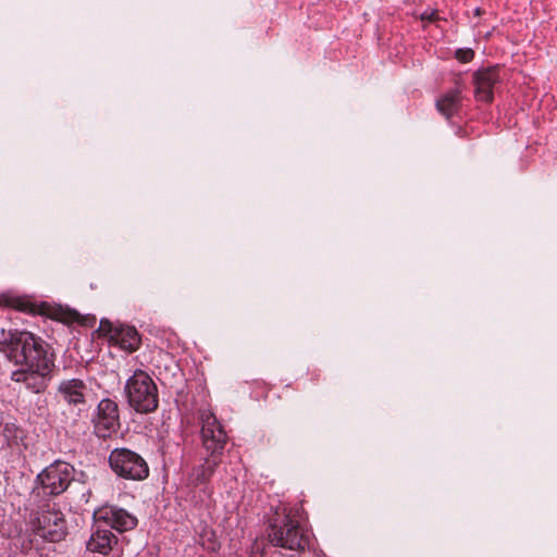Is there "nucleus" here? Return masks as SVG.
Masks as SVG:
<instances>
[{"instance_id":"f257e3e1","label":"nucleus","mask_w":557,"mask_h":557,"mask_svg":"<svg viewBox=\"0 0 557 557\" xmlns=\"http://www.w3.org/2000/svg\"><path fill=\"white\" fill-rule=\"evenodd\" d=\"M199 419L201 422L202 445L210 454V457L206 458L203 463L193 469L189 474V482L193 485L206 483L211 478L220 463L219 456L222 454L227 440L223 426L209 409L201 410Z\"/></svg>"},{"instance_id":"f03ea898","label":"nucleus","mask_w":557,"mask_h":557,"mask_svg":"<svg viewBox=\"0 0 557 557\" xmlns=\"http://www.w3.org/2000/svg\"><path fill=\"white\" fill-rule=\"evenodd\" d=\"M12 356L15 363L23 368H34L35 372L50 371L53 366L48 356L45 343L30 332H16L12 334Z\"/></svg>"},{"instance_id":"7ed1b4c3","label":"nucleus","mask_w":557,"mask_h":557,"mask_svg":"<svg viewBox=\"0 0 557 557\" xmlns=\"http://www.w3.org/2000/svg\"><path fill=\"white\" fill-rule=\"evenodd\" d=\"M268 537L272 545L290 550L305 549L309 542L299 522L286 512L282 516L276 513V517L272 519Z\"/></svg>"},{"instance_id":"20e7f679","label":"nucleus","mask_w":557,"mask_h":557,"mask_svg":"<svg viewBox=\"0 0 557 557\" xmlns=\"http://www.w3.org/2000/svg\"><path fill=\"white\" fill-rule=\"evenodd\" d=\"M29 528L36 536L49 542H60L66 535L63 513L54 504H47L33 512Z\"/></svg>"},{"instance_id":"39448f33","label":"nucleus","mask_w":557,"mask_h":557,"mask_svg":"<svg viewBox=\"0 0 557 557\" xmlns=\"http://www.w3.org/2000/svg\"><path fill=\"white\" fill-rule=\"evenodd\" d=\"M129 405L138 412L147 413L158 407V392L152 379L144 371H136L126 382Z\"/></svg>"},{"instance_id":"423d86ee","label":"nucleus","mask_w":557,"mask_h":557,"mask_svg":"<svg viewBox=\"0 0 557 557\" xmlns=\"http://www.w3.org/2000/svg\"><path fill=\"white\" fill-rule=\"evenodd\" d=\"M109 462L112 470L119 476L125 479L143 480L149 473L148 466L143 457L126 448H117L111 451Z\"/></svg>"},{"instance_id":"0eeeda50","label":"nucleus","mask_w":557,"mask_h":557,"mask_svg":"<svg viewBox=\"0 0 557 557\" xmlns=\"http://www.w3.org/2000/svg\"><path fill=\"white\" fill-rule=\"evenodd\" d=\"M73 479V468L62 461H57L47 467L38 474V482L44 492L49 495H59L63 493Z\"/></svg>"},{"instance_id":"6e6552de","label":"nucleus","mask_w":557,"mask_h":557,"mask_svg":"<svg viewBox=\"0 0 557 557\" xmlns=\"http://www.w3.org/2000/svg\"><path fill=\"white\" fill-rule=\"evenodd\" d=\"M95 523L104 529L112 528L119 532L132 530L137 524V519L122 508L103 506L94 512Z\"/></svg>"},{"instance_id":"1a4fd4ad","label":"nucleus","mask_w":557,"mask_h":557,"mask_svg":"<svg viewBox=\"0 0 557 557\" xmlns=\"http://www.w3.org/2000/svg\"><path fill=\"white\" fill-rule=\"evenodd\" d=\"M94 428L97 436L107 438L115 434L120 428L119 408L115 401L102 399L97 407L94 418Z\"/></svg>"},{"instance_id":"9d476101","label":"nucleus","mask_w":557,"mask_h":557,"mask_svg":"<svg viewBox=\"0 0 557 557\" xmlns=\"http://www.w3.org/2000/svg\"><path fill=\"white\" fill-rule=\"evenodd\" d=\"M473 83L476 100L491 102L494 99V91L502 83L500 69L498 66H490L476 71L473 74Z\"/></svg>"},{"instance_id":"9b49d317","label":"nucleus","mask_w":557,"mask_h":557,"mask_svg":"<svg viewBox=\"0 0 557 557\" xmlns=\"http://www.w3.org/2000/svg\"><path fill=\"white\" fill-rule=\"evenodd\" d=\"M50 371L35 372L34 368H22L12 372L11 379L16 383H24L34 393L42 392L46 386V376Z\"/></svg>"},{"instance_id":"f8f14e48","label":"nucleus","mask_w":557,"mask_h":557,"mask_svg":"<svg viewBox=\"0 0 557 557\" xmlns=\"http://www.w3.org/2000/svg\"><path fill=\"white\" fill-rule=\"evenodd\" d=\"M58 392L69 405L79 406L85 404L87 386L78 379L65 380L60 383Z\"/></svg>"},{"instance_id":"ddd939ff","label":"nucleus","mask_w":557,"mask_h":557,"mask_svg":"<svg viewBox=\"0 0 557 557\" xmlns=\"http://www.w3.org/2000/svg\"><path fill=\"white\" fill-rule=\"evenodd\" d=\"M114 544H116L115 535L109 529H104L95 523V530L87 542V549L92 553L107 555Z\"/></svg>"},{"instance_id":"4468645a","label":"nucleus","mask_w":557,"mask_h":557,"mask_svg":"<svg viewBox=\"0 0 557 557\" xmlns=\"http://www.w3.org/2000/svg\"><path fill=\"white\" fill-rule=\"evenodd\" d=\"M113 337L122 349L135 351L140 344V336L133 326H121L114 331Z\"/></svg>"},{"instance_id":"2eb2a0df","label":"nucleus","mask_w":557,"mask_h":557,"mask_svg":"<svg viewBox=\"0 0 557 557\" xmlns=\"http://www.w3.org/2000/svg\"><path fill=\"white\" fill-rule=\"evenodd\" d=\"M461 88L456 86L453 90L443 95L436 102L438 111L446 117H450L459 108Z\"/></svg>"},{"instance_id":"dca6fc26","label":"nucleus","mask_w":557,"mask_h":557,"mask_svg":"<svg viewBox=\"0 0 557 557\" xmlns=\"http://www.w3.org/2000/svg\"><path fill=\"white\" fill-rule=\"evenodd\" d=\"M455 55L460 62L467 63L473 59L474 52L470 48H462L458 49Z\"/></svg>"},{"instance_id":"f3484780","label":"nucleus","mask_w":557,"mask_h":557,"mask_svg":"<svg viewBox=\"0 0 557 557\" xmlns=\"http://www.w3.org/2000/svg\"><path fill=\"white\" fill-rule=\"evenodd\" d=\"M433 15H434V13H433V12H432V13H430V14L424 13V14H422V16H421V17H422V20H429V21H432V20H433Z\"/></svg>"}]
</instances>
